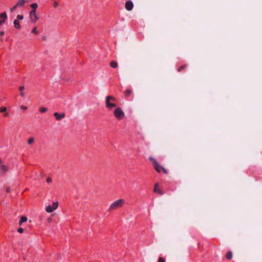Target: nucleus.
<instances>
[{
	"label": "nucleus",
	"mask_w": 262,
	"mask_h": 262,
	"mask_svg": "<svg viewBox=\"0 0 262 262\" xmlns=\"http://www.w3.org/2000/svg\"><path fill=\"white\" fill-rule=\"evenodd\" d=\"M117 99L113 96H107L105 98V106L108 110L115 108L117 106L116 103Z\"/></svg>",
	"instance_id": "1"
},
{
	"label": "nucleus",
	"mask_w": 262,
	"mask_h": 262,
	"mask_svg": "<svg viewBox=\"0 0 262 262\" xmlns=\"http://www.w3.org/2000/svg\"><path fill=\"white\" fill-rule=\"evenodd\" d=\"M125 204V200L124 199H119L113 202L110 206L108 210L110 211H113L119 208L122 207Z\"/></svg>",
	"instance_id": "2"
},
{
	"label": "nucleus",
	"mask_w": 262,
	"mask_h": 262,
	"mask_svg": "<svg viewBox=\"0 0 262 262\" xmlns=\"http://www.w3.org/2000/svg\"><path fill=\"white\" fill-rule=\"evenodd\" d=\"M149 160L153 162L155 170L158 172H161L163 171L164 173H167V170L162 166H161L156 160L152 157H150Z\"/></svg>",
	"instance_id": "3"
},
{
	"label": "nucleus",
	"mask_w": 262,
	"mask_h": 262,
	"mask_svg": "<svg viewBox=\"0 0 262 262\" xmlns=\"http://www.w3.org/2000/svg\"><path fill=\"white\" fill-rule=\"evenodd\" d=\"M113 113L115 118L118 120H121L125 117V114L121 107H116Z\"/></svg>",
	"instance_id": "4"
},
{
	"label": "nucleus",
	"mask_w": 262,
	"mask_h": 262,
	"mask_svg": "<svg viewBox=\"0 0 262 262\" xmlns=\"http://www.w3.org/2000/svg\"><path fill=\"white\" fill-rule=\"evenodd\" d=\"M29 17L31 22L33 24H35L39 18L37 14L36 11L34 10H31L29 12Z\"/></svg>",
	"instance_id": "5"
},
{
	"label": "nucleus",
	"mask_w": 262,
	"mask_h": 262,
	"mask_svg": "<svg viewBox=\"0 0 262 262\" xmlns=\"http://www.w3.org/2000/svg\"><path fill=\"white\" fill-rule=\"evenodd\" d=\"M58 207V202H54L53 203L52 205H48L46 206V211L48 213H51L54 210L57 209Z\"/></svg>",
	"instance_id": "6"
},
{
	"label": "nucleus",
	"mask_w": 262,
	"mask_h": 262,
	"mask_svg": "<svg viewBox=\"0 0 262 262\" xmlns=\"http://www.w3.org/2000/svg\"><path fill=\"white\" fill-rule=\"evenodd\" d=\"M134 7L133 3L132 1H127L125 3V8L127 11H131Z\"/></svg>",
	"instance_id": "7"
},
{
	"label": "nucleus",
	"mask_w": 262,
	"mask_h": 262,
	"mask_svg": "<svg viewBox=\"0 0 262 262\" xmlns=\"http://www.w3.org/2000/svg\"><path fill=\"white\" fill-rule=\"evenodd\" d=\"M54 116L57 120H60L65 117L66 115L64 113L59 114L57 112H56L54 113Z\"/></svg>",
	"instance_id": "8"
},
{
	"label": "nucleus",
	"mask_w": 262,
	"mask_h": 262,
	"mask_svg": "<svg viewBox=\"0 0 262 262\" xmlns=\"http://www.w3.org/2000/svg\"><path fill=\"white\" fill-rule=\"evenodd\" d=\"M9 169V167L7 165L1 164L0 165V171L4 174L6 173Z\"/></svg>",
	"instance_id": "9"
},
{
	"label": "nucleus",
	"mask_w": 262,
	"mask_h": 262,
	"mask_svg": "<svg viewBox=\"0 0 262 262\" xmlns=\"http://www.w3.org/2000/svg\"><path fill=\"white\" fill-rule=\"evenodd\" d=\"M154 192L158 193L159 195H162L163 194L162 190L159 187L158 184H156L154 188Z\"/></svg>",
	"instance_id": "10"
},
{
	"label": "nucleus",
	"mask_w": 262,
	"mask_h": 262,
	"mask_svg": "<svg viewBox=\"0 0 262 262\" xmlns=\"http://www.w3.org/2000/svg\"><path fill=\"white\" fill-rule=\"evenodd\" d=\"M28 1L26 0H19L17 1L16 4V6L18 7H23L26 2H28Z\"/></svg>",
	"instance_id": "11"
},
{
	"label": "nucleus",
	"mask_w": 262,
	"mask_h": 262,
	"mask_svg": "<svg viewBox=\"0 0 262 262\" xmlns=\"http://www.w3.org/2000/svg\"><path fill=\"white\" fill-rule=\"evenodd\" d=\"M7 108L6 107L2 106L0 107V112L4 113V116L8 117L9 116L8 113L7 112Z\"/></svg>",
	"instance_id": "12"
},
{
	"label": "nucleus",
	"mask_w": 262,
	"mask_h": 262,
	"mask_svg": "<svg viewBox=\"0 0 262 262\" xmlns=\"http://www.w3.org/2000/svg\"><path fill=\"white\" fill-rule=\"evenodd\" d=\"M14 27L16 29H19L20 28V23L18 19H15L13 21Z\"/></svg>",
	"instance_id": "13"
},
{
	"label": "nucleus",
	"mask_w": 262,
	"mask_h": 262,
	"mask_svg": "<svg viewBox=\"0 0 262 262\" xmlns=\"http://www.w3.org/2000/svg\"><path fill=\"white\" fill-rule=\"evenodd\" d=\"M24 90H25V86H20L19 87V92H20V95L22 97H24L25 95V93L24 92Z\"/></svg>",
	"instance_id": "14"
},
{
	"label": "nucleus",
	"mask_w": 262,
	"mask_h": 262,
	"mask_svg": "<svg viewBox=\"0 0 262 262\" xmlns=\"http://www.w3.org/2000/svg\"><path fill=\"white\" fill-rule=\"evenodd\" d=\"M27 220H28V219L27 217L24 216H21L20 217L19 222V225H21L23 223L26 222L27 221Z\"/></svg>",
	"instance_id": "15"
},
{
	"label": "nucleus",
	"mask_w": 262,
	"mask_h": 262,
	"mask_svg": "<svg viewBox=\"0 0 262 262\" xmlns=\"http://www.w3.org/2000/svg\"><path fill=\"white\" fill-rule=\"evenodd\" d=\"M132 93V91L130 89H127L124 92V94L126 97H129Z\"/></svg>",
	"instance_id": "16"
},
{
	"label": "nucleus",
	"mask_w": 262,
	"mask_h": 262,
	"mask_svg": "<svg viewBox=\"0 0 262 262\" xmlns=\"http://www.w3.org/2000/svg\"><path fill=\"white\" fill-rule=\"evenodd\" d=\"M0 17L3 19V20H4V21H6L8 18L6 12L1 13Z\"/></svg>",
	"instance_id": "17"
},
{
	"label": "nucleus",
	"mask_w": 262,
	"mask_h": 262,
	"mask_svg": "<svg viewBox=\"0 0 262 262\" xmlns=\"http://www.w3.org/2000/svg\"><path fill=\"white\" fill-rule=\"evenodd\" d=\"M110 66L113 68H116L118 67V63L115 61H112L110 63Z\"/></svg>",
	"instance_id": "18"
},
{
	"label": "nucleus",
	"mask_w": 262,
	"mask_h": 262,
	"mask_svg": "<svg viewBox=\"0 0 262 262\" xmlns=\"http://www.w3.org/2000/svg\"><path fill=\"white\" fill-rule=\"evenodd\" d=\"M226 258L227 259H231L232 257V253L231 251H228V253H227L226 255Z\"/></svg>",
	"instance_id": "19"
},
{
	"label": "nucleus",
	"mask_w": 262,
	"mask_h": 262,
	"mask_svg": "<svg viewBox=\"0 0 262 262\" xmlns=\"http://www.w3.org/2000/svg\"><path fill=\"white\" fill-rule=\"evenodd\" d=\"M30 6L33 9L32 10L34 11H36V9L38 8V5L35 3L32 4Z\"/></svg>",
	"instance_id": "20"
},
{
	"label": "nucleus",
	"mask_w": 262,
	"mask_h": 262,
	"mask_svg": "<svg viewBox=\"0 0 262 262\" xmlns=\"http://www.w3.org/2000/svg\"><path fill=\"white\" fill-rule=\"evenodd\" d=\"M48 109L46 107H41L39 108V112L41 113H44L47 111Z\"/></svg>",
	"instance_id": "21"
},
{
	"label": "nucleus",
	"mask_w": 262,
	"mask_h": 262,
	"mask_svg": "<svg viewBox=\"0 0 262 262\" xmlns=\"http://www.w3.org/2000/svg\"><path fill=\"white\" fill-rule=\"evenodd\" d=\"M31 33H34L35 34H38V31H37V27H35L31 31Z\"/></svg>",
	"instance_id": "22"
},
{
	"label": "nucleus",
	"mask_w": 262,
	"mask_h": 262,
	"mask_svg": "<svg viewBox=\"0 0 262 262\" xmlns=\"http://www.w3.org/2000/svg\"><path fill=\"white\" fill-rule=\"evenodd\" d=\"M186 68V65H183V66H182L181 67H180L178 69V71L179 72H181L183 70L185 69Z\"/></svg>",
	"instance_id": "23"
},
{
	"label": "nucleus",
	"mask_w": 262,
	"mask_h": 262,
	"mask_svg": "<svg viewBox=\"0 0 262 262\" xmlns=\"http://www.w3.org/2000/svg\"><path fill=\"white\" fill-rule=\"evenodd\" d=\"M23 19H24V15H18L17 16V19H18L19 20H22Z\"/></svg>",
	"instance_id": "24"
},
{
	"label": "nucleus",
	"mask_w": 262,
	"mask_h": 262,
	"mask_svg": "<svg viewBox=\"0 0 262 262\" xmlns=\"http://www.w3.org/2000/svg\"><path fill=\"white\" fill-rule=\"evenodd\" d=\"M33 142H34V139H33V138H30V139L28 140V143L29 144H32V143H33Z\"/></svg>",
	"instance_id": "25"
},
{
	"label": "nucleus",
	"mask_w": 262,
	"mask_h": 262,
	"mask_svg": "<svg viewBox=\"0 0 262 262\" xmlns=\"http://www.w3.org/2000/svg\"><path fill=\"white\" fill-rule=\"evenodd\" d=\"M17 7H18V6H16V4L12 8L10 9V12H13Z\"/></svg>",
	"instance_id": "26"
},
{
	"label": "nucleus",
	"mask_w": 262,
	"mask_h": 262,
	"mask_svg": "<svg viewBox=\"0 0 262 262\" xmlns=\"http://www.w3.org/2000/svg\"><path fill=\"white\" fill-rule=\"evenodd\" d=\"M20 108L21 110H24V111L27 110L28 108L27 106H24V105H21Z\"/></svg>",
	"instance_id": "27"
},
{
	"label": "nucleus",
	"mask_w": 262,
	"mask_h": 262,
	"mask_svg": "<svg viewBox=\"0 0 262 262\" xmlns=\"http://www.w3.org/2000/svg\"><path fill=\"white\" fill-rule=\"evenodd\" d=\"M24 229L22 228H19L18 230H17V232L19 233H23L24 232Z\"/></svg>",
	"instance_id": "28"
},
{
	"label": "nucleus",
	"mask_w": 262,
	"mask_h": 262,
	"mask_svg": "<svg viewBox=\"0 0 262 262\" xmlns=\"http://www.w3.org/2000/svg\"><path fill=\"white\" fill-rule=\"evenodd\" d=\"M158 262H165L163 258L160 257L159 258Z\"/></svg>",
	"instance_id": "29"
},
{
	"label": "nucleus",
	"mask_w": 262,
	"mask_h": 262,
	"mask_svg": "<svg viewBox=\"0 0 262 262\" xmlns=\"http://www.w3.org/2000/svg\"><path fill=\"white\" fill-rule=\"evenodd\" d=\"M52 182V179L50 178H47V182L48 183H50Z\"/></svg>",
	"instance_id": "30"
},
{
	"label": "nucleus",
	"mask_w": 262,
	"mask_h": 262,
	"mask_svg": "<svg viewBox=\"0 0 262 262\" xmlns=\"http://www.w3.org/2000/svg\"><path fill=\"white\" fill-rule=\"evenodd\" d=\"M4 34H5V32H4V31H1L0 32V35H1V36L2 37L4 35Z\"/></svg>",
	"instance_id": "31"
},
{
	"label": "nucleus",
	"mask_w": 262,
	"mask_h": 262,
	"mask_svg": "<svg viewBox=\"0 0 262 262\" xmlns=\"http://www.w3.org/2000/svg\"><path fill=\"white\" fill-rule=\"evenodd\" d=\"M54 7H57L58 6V3L57 2H54Z\"/></svg>",
	"instance_id": "32"
},
{
	"label": "nucleus",
	"mask_w": 262,
	"mask_h": 262,
	"mask_svg": "<svg viewBox=\"0 0 262 262\" xmlns=\"http://www.w3.org/2000/svg\"><path fill=\"white\" fill-rule=\"evenodd\" d=\"M5 23V21H4V20H0V26H1L2 24H4Z\"/></svg>",
	"instance_id": "33"
},
{
	"label": "nucleus",
	"mask_w": 262,
	"mask_h": 262,
	"mask_svg": "<svg viewBox=\"0 0 262 262\" xmlns=\"http://www.w3.org/2000/svg\"><path fill=\"white\" fill-rule=\"evenodd\" d=\"M52 220L51 217H50V218L48 219V222L51 223L52 222Z\"/></svg>",
	"instance_id": "34"
},
{
	"label": "nucleus",
	"mask_w": 262,
	"mask_h": 262,
	"mask_svg": "<svg viewBox=\"0 0 262 262\" xmlns=\"http://www.w3.org/2000/svg\"><path fill=\"white\" fill-rule=\"evenodd\" d=\"M0 40H3L2 37H1V38H0Z\"/></svg>",
	"instance_id": "35"
},
{
	"label": "nucleus",
	"mask_w": 262,
	"mask_h": 262,
	"mask_svg": "<svg viewBox=\"0 0 262 262\" xmlns=\"http://www.w3.org/2000/svg\"><path fill=\"white\" fill-rule=\"evenodd\" d=\"M0 162H1V160L0 159Z\"/></svg>",
	"instance_id": "36"
}]
</instances>
